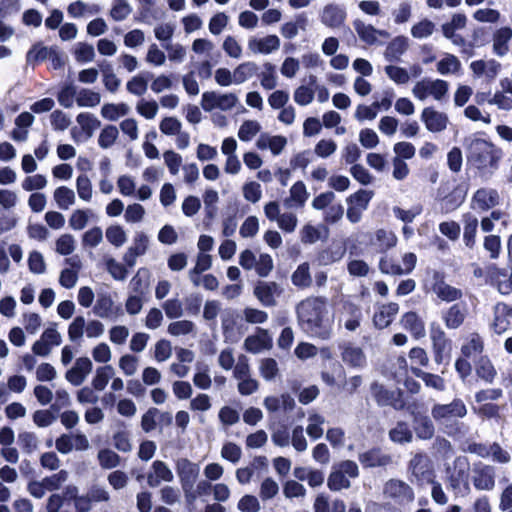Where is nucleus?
Wrapping results in <instances>:
<instances>
[{
    "instance_id": "57",
    "label": "nucleus",
    "mask_w": 512,
    "mask_h": 512,
    "mask_svg": "<svg viewBox=\"0 0 512 512\" xmlns=\"http://www.w3.org/2000/svg\"><path fill=\"white\" fill-rule=\"evenodd\" d=\"M105 236L107 241L117 248L123 246L127 242V233L125 229L118 224L107 227Z\"/></svg>"
},
{
    "instance_id": "58",
    "label": "nucleus",
    "mask_w": 512,
    "mask_h": 512,
    "mask_svg": "<svg viewBox=\"0 0 512 512\" xmlns=\"http://www.w3.org/2000/svg\"><path fill=\"white\" fill-rule=\"evenodd\" d=\"M261 128L257 120H245L239 127L238 138L243 142H249L261 131Z\"/></svg>"
},
{
    "instance_id": "1",
    "label": "nucleus",
    "mask_w": 512,
    "mask_h": 512,
    "mask_svg": "<svg viewBox=\"0 0 512 512\" xmlns=\"http://www.w3.org/2000/svg\"><path fill=\"white\" fill-rule=\"evenodd\" d=\"M468 166L482 179H489L499 168L502 150L491 141L470 137L465 143Z\"/></svg>"
},
{
    "instance_id": "6",
    "label": "nucleus",
    "mask_w": 512,
    "mask_h": 512,
    "mask_svg": "<svg viewBox=\"0 0 512 512\" xmlns=\"http://www.w3.org/2000/svg\"><path fill=\"white\" fill-rule=\"evenodd\" d=\"M239 99L234 93H217L207 91L202 94L201 107L204 111L210 112L214 109L222 111L232 110L238 103Z\"/></svg>"
},
{
    "instance_id": "13",
    "label": "nucleus",
    "mask_w": 512,
    "mask_h": 512,
    "mask_svg": "<svg viewBox=\"0 0 512 512\" xmlns=\"http://www.w3.org/2000/svg\"><path fill=\"white\" fill-rule=\"evenodd\" d=\"M467 409L464 402L456 399L450 404H437L432 408V416L435 420L448 422L466 415Z\"/></svg>"
},
{
    "instance_id": "33",
    "label": "nucleus",
    "mask_w": 512,
    "mask_h": 512,
    "mask_svg": "<svg viewBox=\"0 0 512 512\" xmlns=\"http://www.w3.org/2000/svg\"><path fill=\"white\" fill-rule=\"evenodd\" d=\"M398 311L399 306L397 303H389L381 306L373 317L374 325L379 329L388 327L394 320Z\"/></svg>"
},
{
    "instance_id": "44",
    "label": "nucleus",
    "mask_w": 512,
    "mask_h": 512,
    "mask_svg": "<svg viewBox=\"0 0 512 512\" xmlns=\"http://www.w3.org/2000/svg\"><path fill=\"white\" fill-rule=\"evenodd\" d=\"M100 8L96 4H87L81 0L72 2L67 7V12L72 18L91 16L99 13Z\"/></svg>"
},
{
    "instance_id": "55",
    "label": "nucleus",
    "mask_w": 512,
    "mask_h": 512,
    "mask_svg": "<svg viewBox=\"0 0 512 512\" xmlns=\"http://www.w3.org/2000/svg\"><path fill=\"white\" fill-rule=\"evenodd\" d=\"M76 121L88 137H91L94 132L101 126V122L98 120V118L88 112L78 114Z\"/></svg>"
},
{
    "instance_id": "23",
    "label": "nucleus",
    "mask_w": 512,
    "mask_h": 512,
    "mask_svg": "<svg viewBox=\"0 0 512 512\" xmlns=\"http://www.w3.org/2000/svg\"><path fill=\"white\" fill-rule=\"evenodd\" d=\"M431 289L442 301L452 302L462 297L461 290L447 284L438 272L433 273Z\"/></svg>"
},
{
    "instance_id": "8",
    "label": "nucleus",
    "mask_w": 512,
    "mask_h": 512,
    "mask_svg": "<svg viewBox=\"0 0 512 512\" xmlns=\"http://www.w3.org/2000/svg\"><path fill=\"white\" fill-rule=\"evenodd\" d=\"M409 468L419 485H426L435 481L433 464L428 456L423 454L415 455L410 461Z\"/></svg>"
},
{
    "instance_id": "31",
    "label": "nucleus",
    "mask_w": 512,
    "mask_h": 512,
    "mask_svg": "<svg viewBox=\"0 0 512 512\" xmlns=\"http://www.w3.org/2000/svg\"><path fill=\"white\" fill-rule=\"evenodd\" d=\"M263 405L269 412L291 411L295 406V401L290 394L284 393L280 396H267Z\"/></svg>"
},
{
    "instance_id": "50",
    "label": "nucleus",
    "mask_w": 512,
    "mask_h": 512,
    "mask_svg": "<svg viewBox=\"0 0 512 512\" xmlns=\"http://www.w3.org/2000/svg\"><path fill=\"white\" fill-rule=\"evenodd\" d=\"M130 112V108L125 103L104 104L101 108V115L109 121H116L120 117L126 116Z\"/></svg>"
},
{
    "instance_id": "61",
    "label": "nucleus",
    "mask_w": 512,
    "mask_h": 512,
    "mask_svg": "<svg viewBox=\"0 0 512 512\" xmlns=\"http://www.w3.org/2000/svg\"><path fill=\"white\" fill-rule=\"evenodd\" d=\"M119 137L118 128L114 125H106L98 136V145L102 149L112 147Z\"/></svg>"
},
{
    "instance_id": "17",
    "label": "nucleus",
    "mask_w": 512,
    "mask_h": 512,
    "mask_svg": "<svg viewBox=\"0 0 512 512\" xmlns=\"http://www.w3.org/2000/svg\"><path fill=\"white\" fill-rule=\"evenodd\" d=\"M93 370V363L88 357H79L74 365L66 371L65 379L74 386H80Z\"/></svg>"
},
{
    "instance_id": "16",
    "label": "nucleus",
    "mask_w": 512,
    "mask_h": 512,
    "mask_svg": "<svg viewBox=\"0 0 512 512\" xmlns=\"http://www.w3.org/2000/svg\"><path fill=\"white\" fill-rule=\"evenodd\" d=\"M273 341L266 329L257 328L254 334L249 335L243 343V348L250 353L258 354L272 348Z\"/></svg>"
},
{
    "instance_id": "3",
    "label": "nucleus",
    "mask_w": 512,
    "mask_h": 512,
    "mask_svg": "<svg viewBox=\"0 0 512 512\" xmlns=\"http://www.w3.org/2000/svg\"><path fill=\"white\" fill-rule=\"evenodd\" d=\"M449 92V83L440 78L424 77L416 81L411 89V93L417 100L424 102L432 99L436 102L446 100Z\"/></svg>"
},
{
    "instance_id": "18",
    "label": "nucleus",
    "mask_w": 512,
    "mask_h": 512,
    "mask_svg": "<svg viewBox=\"0 0 512 512\" xmlns=\"http://www.w3.org/2000/svg\"><path fill=\"white\" fill-rule=\"evenodd\" d=\"M361 319L362 311L359 306L351 302L342 303L338 311V322L347 330L355 331L360 326Z\"/></svg>"
},
{
    "instance_id": "5",
    "label": "nucleus",
    "mask_w": 512,
    "mask_h": 512,
    "mask_svg": "<svg viewBox=\"0 0 512 512\" xmlns=\"http://www.w3.org/2000/svg\"><path fill=\"white\" fill-rule=\"evenodd\" d=\"M448 487L455 497H465L470 493L469 462L466 457L455 459L453 470L449 475Z\"/></svg>"
},
{
    "instance_id": "37",
    "label": "nucleus",
    "mask_w": 512,
    "mask_h": 512,
    "mask_svg": "<svg viewBox=\"0 0 512 512\" xmlns=\"http://www.w3.org/2000/svg\"><path fill=\"white\" fill-rule=\"evenodd\" d=\"M96 218L94 212L90 208L75 209L69 217V227L72 230L80 231L84 229L88 223Z\"/></svg>"
},
{
    "instance_id": "7",
    "label": "nucleus",
    "mask_w": 512,
    "mask_h": 512,
    "mask_svg": "<svg viewBox=\"0 0 512 512\" xmlns=\"http://www.w3.org/2000/svg\"><path fill=\"white\" fill-rule=\"evenodd\" d=\"M373 196V191L360 189L346 199L348 204L346 216L351 223H358L361 220L362 214L368 208Z\"/></svg>"
},
{
    "instance_id": "35",
    "label": "nucleus",
    "mask_w": 512,
    "mask_h": 512,
    "mask_svg": "<svg viewBox=\"0 0 512 512\" xmlns=\"http://www.w3.org/2000/svg\"><path fill=\"white\" fill-rule=\"evenodd\" d=\"M321 377L328 386H340L345 379V370L339 362L332 361L322 372Z\"/></svg>"
},
{
    "instance_id": "36",
    "label": "nucleus",
    "mask_w": 512,
    "mask_h": 512,
    "mask_svg": "<svg viewBox=\"0 0 512 512\" xmlns=\"http://www.w3.org/2000/svg\"><path fill=\"white\" fill-rule=\"evenodd\" d=\"M267 467V458L264 456L256 457L249 466L238 468L235 477L239 484L245 485L250 483L255 470Z\"/></svg>"
},
{
    "instance_id": "20",
    "label": "nucleus",
    "mask_w": 512,
    "mask_h": 512,
    "mask_svg": "<svg viewBox=\"0 0 512 512\" xmlns=\"http://www.w3.org/2000/svg\"><path fill=\"white\" fill-rule=\"evenodd\" d=\"M282 292L283 289L276 282H259L254 289L256 298L267 307L276 305V299Z\"/></svg>"
},
{
    "instance_id": "2",
    "label": "nucleus",
    "mask_w": 512,
    "mask_h": 512,
    "mask_svg": "<svg viewBox=\"0 0 512 512\" xmlns=\"http://www.w3.org/2000/svg\"><path fill=\"white\" fill-rule=\"evenodd\" d=\"M327 301L322 297H310L297 306V316L300 325L308 333L327 338L330 334Z\"/></svg>"
},
{
    "instance_id": "45",
    "label": "nucleus",
    "mask_w": 512,
    "mask_h": 512,
    "mask_svg": "<svg viewBox=\"0 0 512 512\" xmlns=\"http://www.w3.org/2000/svg\"><path fill=\"white\" fill-rule=\"evenodd\" d=\"M430 338L433 342V348L436 354V361H441L442 353L445 351L448 341L446 339L444 331L438 324H431Z\"/></svg>"
},
{
    "instance_id": "12",
    "label": "nucleus",
    "mask_w": 512,
    "mask_h": 512,
    "mask_svg": "<svg viewBox=\"0 0 512 512\" xmlns=\"http://www.w3.org/2000/svg\"><path fill=\"white\" fill-rule=\"evenodd\" d=\"M501 198L496 189L483 187L473 194L471 208L475 211L485 212L500 204Z\"/></svg>"
},
{
    "instance_id": "56",
    "label": "nucleus",
    "mask_w": 512,
    "mask_h": 512,
    "mask_svg": "<svg viewBox=\"0 0 512 512\" xmlns=\"http://www.w3.org/2000/svg\"><path fill=\"white\" fill-rule=\"evenodd\" d=\"M132 10V6L127 0H113L109 15L114 21L119 22L127 19Z\"/></svg>"
},
{
    "instance_id": "42",
    "label": "nucleus",
    "mask_w": 512,
    "mask_h": 512,
    "mask_svg": "<svg viewBox=\"0 0 512 512\" xmlns=\"http://www.w3.org/2000/svg\"><path fill=\"white\" fill-rule=\"evenodd\" d=\"M53 198L57 207L62 210H68L76 203L75 192L67 186L56 188L53 193Z\"/></svg>"
},
{
    "instance_id": "41",
    "label": "nucleus",
    "mask_w": 512,
    "mask_h": 512,
    "mask_svg": "<svg viewBox=\"0 0 512 512\" xmlns=\"http://www.w3.org/2000/svg\"><path fill=\"white\" fill-rule=\"evenodd\" d=\"M328 229L323 225L314 226L307 224L300 231V238L303 243L313 244L323 238H326Z\"/></svg>"
},
{
    "instance_id": "49",
    "label": "nucleus",
    "mask_w": 512,
    "mask_h": 512,
    "mask_svg": "<svg viewBox=\"0 0 512 512\" xmlns=\"http://www.w3.org/2000/svg\"><path fill=\"white\" fill-rule=\"evenodd\" d=\"M257 70V64L252 61H247L239 64L233 70L235 85H240L251 79L257 73Z\"/></svg>"
},
{
    "instance_id": "11",
    "label": "nucleus",
    "mask_w": 512,
    "mask_h": 512,
    "mask_svg": "<svg viewBox=\"0 0 512 512\" xmlns=\"http://www.w3.org/2000/svg\"><path fill=\"white\" fill-rule=\"evenodd\" d=\"M175 469L183 490L188 492L192 489L198 478L200 471L199 465L187 458H179L175 462Z\"/></svg>"
},
{
    "instance_id": "28",
    "label": "nucleus",
    "mask_w": 512,
    "mask_h": 512,
    "mask_svg": "<svg viewBox=\"0 0 512 512\" xmlns=\"http://www.w3.org/2000/svg\"><path fill=\"white\" fill-rule=\"evenodd\" d=\"M473 484L478 490H492L495 486L494 468L491 466L476 468L473 476Z\"/></svg>"
},
{
    "instance_id": "43",
    "label": "nucleus",
    "mask_w": 512,
    "mask_h": 512,
    "mask_svg": "<svg viewBox=\"0 0 512 512\" xmlns=\"http://www.w3.org/2000/svg\"><path fill=\"white\" fill-rule=\"evenodd\" d=\"M372 244L377 247L378 251L385 252L397 244V237L390 230L378 229L375 232Z\"/></svg>"
},
{
    "instance_id": "4",
    "label": "nucleus",
    "mask_w": 512,
    "mask_h": 512,
    "mask_svg": "<svg viewBox=\"0 0 512 512\" xmlns=\"http://www.w3.org/2000/svg\"><path fill=\"white\" fill-rule=\"evenodd\" d=\"M358 475L359 469L355 462L351 460L342 461L333 466L327 480V486L332 491L348 489L351 486L350 480L357 478Z\"/></svg>"
},
{
    "instance_id": "9",
    "label": "nucleus",
    "mask_w": 512,
    "mask_h": 512,
    "mask_svg": "<svg viewBox=\"0 0 512 512\" xmlns=\"http://www.w3.org/2000/svg\"><path fill=\"white\" fill-rule=\"evenodd\" d=\"M280 38L275 34L265 36H250L247 41V49L253 54L269 55L279 50Z\"/></svg>"
},
{
    "instance_id": "39",
    "label": "nucleus",
    "mask_w": 512,
    "mask_h": 512,
    "mask_svg": "<svg viewBox=\"0 0 512 512\" xmlns=\"http://www.w3.org/2000/svg\"><path fill=\"white\" fill-rule=\"evenodd\" d=\"M115 371L111 365H102L96 368L91 385L96 391H103L113 377Z\"/></svg>"
},
{
    "instance_id": "48",
    "label": "nucleus",
    "mask_w": 512,
    "mask_h": 512,
    "mask_svg": "<svg viewBox=\"0 0 512 512\" xmlns=\"http://www.w3.org/2000/svg\"><path fill=\"white\" fill-rule=\"evenodd\" d=\"M465 316V307L454 304L444 314L443 319L447 328L456 329L463 323Z\"/></svg>"
},
{
    "instance_id": "40",
    "label": "nucleus",
    "mask_w": 512,
    "mask_h": 512,
    "mask_svg": "<svg viewBox=\"0 0 512 512\" xmlns=\"http://www.w3.org/2000/svg\"><path fill=\"white\" fill-rule=\"evenodd\" d=\"M342 360L347 365L355 368H362L366 364V357L362 349L351 345L343 349Z\"/></svg>"
},
{
    "instance_id": "62",
    "label": "nucleus",
    "mask_w": 512,
    "mask_h": 512,
    "mask_svg": "<svg viewBox=\"0 0 512 512\" xmlns=\"http://www.w3.org/2000/svg\"><path fill=\"white\" fill-rule=\"evenodd\" d=\"M259 373L266 381L274 380L279 374L278 363L273 358H263L259 361Z\"/></svg>"
},
{
    "instance_id": "64",
    "label": "nucleus",
    "mask_w": 512,
    "mask_h": 512,
    "mask_svg": "<svg viewBox=\"0 0 512 512\" xmlns=\"http://www.w3.org/2000/svg\"><path fill=\"white\" fill-rule=\"evenodd\" d=\"M390 439L399 444L409 443L412 441V431L404 422H398L389 432Z\"/></svg>"
},
{
    "instance_id": "47",
    "label": "nucleus",
    "mask_w": 512,
    "mask_h": 512,
    "mask_svg": "<svg viewBox=\"0 0 512 512\" xmlns=\"http://www.w3.org/2000/svg\"><path fill=\"white\" fill-rule=\"evenodd\" d=\"M193 383L202 390H208L211 387L212 379L210 376V367L207 363H196Z\"/></svg>"
},
{
    "instance_id": "46",
    "label": "nucleus",
    "mask_w": 512,
    "mask_h": 512,
    "mask_svg": "<svg viewBox=\"0 0 512 512\" xmlns=\"http://www.w3.org/2000/svg\"><path fill=\"white\" fill-rule=\"evenodd\" d=\"M467 18L464 14H454L451 21L442 25V32L445 38L450 39L457 44L455 32L466 26Z\"/></svg>"
},
{
    "instance_id": "63",
    "label": "nucleus",
    "mask_w": 512,
    "mask_h": 512,
    "mask_svg": "<svg viewBox=\"0 0 512 512\" xmlns=\"http://www.w3.org/2000/svg\"><path fill=\"white\" fill-rule=\"evenodd\" d=\"M78 197L84 202H90L93 197L92 182L86 174H81L76 179Z\"/></svg>"
},
{
    "instance_id": "32",
    "label": "nucleus",
    "mask_w": 512,
    "mask_h": 512,
    "mask_svg": "<svg viewBox=\"0 0 512 512\" xmlns=\"http://www.w3.org/2000/svg\"><path fill=\"white\" fill-rule=\"evenodd\" d=\"M409 40L405 36H397L392 39L384 51V57L387 61L393 62L400 60L401 56L407 51Z\"/></svg>"
},
{
    "instance_id": "26",
    "label": "nucleus",
    "mask_w": 512,
    "mask_h": 512,
    "mask_svg": "<svg viewBox=\"0 0 512 512\" xmlns=\"http://www.w3.org/2000/svg\"><path fill=\"white\" fill-rule=\"evenodd\" d=\"M512 39V29L508 26L496 29L492 35V51L499 57L509 52V43Z\"/></svg>"
},
{
    "instance_id": "25",
    "label": "nucleus",
    "mask_w": 512,
    "mask_h": 512,
    "mask_svg": "<svg viewBox=\"0 0 512 512\" xmlns=\"http://www.w3.org/2000/svg\"><path fill=\"white\" fill-rule=\"evenodd\" d=\"M436 71L442 76H458L462 71V63L456 55L442 53L436 62Z\"/></svg>"
},
{
    "instance_id": "14",
    "label": "nucleus",
    "mask_w": 512,
    "mask_h": 512,
    "mask_svg": "<svg viewBox=\"0 0 512 512\" xmlns=\"http://www.w3.org/2000/svg\"><path fill=\"white\" fill-rule=\"evenodd\" d=\"M150 244L149 236L143 231L135 232L132 243L126 250L123 261L129 267L135 266L137 258L146 254Z\"/></svg>"
},
{
    "instance_id": "27",
    "label": "nucleus",
    "mask_w": 512,
    "mask_h": 512,
    "mask_svg": "<svg viewBox=\"0 0 512 512\" xmlns=\"http://www.w3.org/2000/svg\"><path fill=\"white\" fill-rule=\"evenodd\" d=\"M346 19V11L337 4H328L323 8L321 22L330 28H338Z\"/></svg>"
},
{
    "instance_id": "15",
    "label": "nucleus",
    "mask_w": 512,
    "mask_h": 512,
    "mask_svg": "<svg viewBox=\"0 0 512 512\" xmlns=\"http://www.w3.org/2000/svg\"><path fill=\"white\" fill-rule=\"evenodd\" d=\"M385 497L391 498L397 503H409L414 499L412 488L401 480L391 479L384 485Z\"/></svg>"
},
{
    "instance_id": "10",
    "label": "nucleus",
    "mask_w": 512,
    "mask_h": 512,
    "mask_svg": "<svg viewBox=\"0 0 512 512\" xmlns=\"http://www.w3.org/2000/svg\"><path fill=\"white\" fill-rule=\"evenodd\" d=\"M93 313L102 319L116 320L123 315V310L114 302L109 293L103 292L97 295Z\"/></svg>"
},
{
    "instance_id": "59",
    "label": "nucleus",
    "mask_w": 512,
    "mask_h": 512,
    "mask_svg": "<svg viewBox=\"0 0 512 512\" xmlns=\"http://www.w3.org/2000/svg\"><path fill=\"white\" fill-rule=\"evenodd\" d=\"M384 71L387 77L397 85H406L410 81V74L404 67L387 65Z\"/></svg>"
},
{
    "instance_id": "24",
    "label": "nucleus",
    "mask_w": 512,
    "mask_h": 512,
    "mask_svg": "<svg viewBox=\"0 0 512 512\" xmlns=\"http://www.w3.org/2000/svg\"><path fill=\"white\" fill-rule=\"evenodd\" d=\"M174 474L168 465L160 460L152 463L147 475V483L150 487H158L162 482H172Z\"/></svg>"
},
{
    "instance_id": "22",
    "label": "nucleus",
    "mask_w": 512,
    "mask_h": 512,
    "mask_svg": "<svg viewBox=\"0 0 512 512\" xmlns=\"http://www.w3.org/2000/svg\"><path fill=\"white\" fill-rule=\"evenodd\" d=\"M421 120L430 132H441L448 125V116L433 107H425L421 113Z\"/></svg>"
},
{
    "instance_id": "38",
    "label": "nucleus",
    "mask_w": 512,
    "mask_h": 512,
    "mask_svg": "<svg viewBox=\"0 0 512 512\" xmlns=\"http://www.w3.org/2000/svg\"><path fill=\"white\" fill-rule=\"evenodd\" d=\"M359 461L365 467H378L388 465L391 462V457L379 449H371L360 454Z\"/></svg>"
},
{
    "instance_id": "34",
    "label": "nucleus",
    "mask_w": 512,
    "mask_h": 512,
    "mask_svg": "<svg viewBox=\"0 0 512 512\" xmlns=\"http://www.w3.org/2000/svg\"><path fill=\"white\" fill-rule=\"evenodd\" d=\"M354 29L359 38L366 44H375L378 40V35L387 36L385 31L377 30L370 24H365L361 20H355L353 22Z\"/></svg>"
},
{
    "instance_id": "30",
    "label": "nucleus",
    "mask_w": 512,
    "mask_h": 512,
    "mask_svg": "<svg viewBox=\"0 0 512 512\" xmlns=\"http://www.w3.org/2000/svg\"><path fill=\"white\" fill-rule=\"evenodd\" d=\"M34 116L30 112H22L15 119V128L11 138L17 142H24L28 138V128L33 124Z\"/></svg>"
},
{
    "instance_id": "19",
    "label": "nucleus",
    "mask_w": 512,
    "mask_h": 512,
    "mask_svg": "<svg viewBox=\"0 0 512 512\" xmlns=\"http://www.w3.org/2000/svg\"><path fill=\"white\" fill-rule=\"evenodd\" d=\"M512 322V307L505 303H497L493 309V319L490 324L491 329L496 334L505 333Z\"/></svg>"
},
{
    "instance_id": "52",
    "label": "nucleus",
    "mask_w": 512,
    "mask_h": 512,
    "mask_svg": "<svg viewBox=\"0 0 512 512\" xmlns=\"http://www.w3.org/2000/svg\"><path fill=\"white\" fill-rule=\"evenodd\" d=\"M325 423L324 416L313 412L308 416V425L306 428L307 434L314 440H317L323 436L324 429L323 424Z\"/></svg>"
},
{
    "instance_id": "21",
    "label": "nucleus",
    "mask_w": 512,
    "mask_h": 512,
    "mask_svg": "<svg viewBox=\"0 0 512 512\" xmlns=\"http://www.w3.org/2000/svg\"><path fill=\"white\" fill-rule=\"evenodd\" d=\"M470 69L475 78H483L491 82L498 76L501 64L494 59L476 60L471 62Z\"/></svg>"
},
{
    "instance_id": "53",
    "label": "nucleus",
    "mask_w": 512,
    "mask_h": 512,
    "mask_svg": "<svg viewBox=\"0 0 512 512\" xmlns=\"http://www.w3.org/2000/svg\"><path fill=\"white\" fill-rule=\"evenodd\" d=\"M412 372L423 380L426 386L431 387L437 391L445 390V381L439 375L424 372L421 369L412 366Z\"/></svg>"
},
{
    "instance_id": "60",
    "label": "nucleus",
    "mask_w": 512,
    "mask_h": 512,
    "mask_svg": "<svg viewBox=\"0 0 512 512\" xmlns=\"http://www.w3.org/2000/svg\"><path fill=\"white\" fill-rule=\"evenodd\" d=\"M390 375L398 382L406 380L409 374V366L404 356L397 357L389 367Z\"/></svg>"
},
{
    "instance_id": "54",
    "label": "nucleus",
    "mask_w": 512,
    "mask_h": 512,
    "mask_svg": "<svg viewBox=\"0 0 512 512\" xmlns=\"http://www.w3.org/2000/svg\"><path fill=\"white\" fill-rule=\"evenodd\" d=\"M345 250L341 246L329 247L321 251L317 257V262L321 266L331 265L340 261L344 256Z\"/></svg>"
},
{
    "instance_id": "51",
    "label": "nucleus",
    "mask_w": 512,
    "mask_h": 512,
    "mask_svg": "<svg viewBox=\"0 0 512 512\" xmlns=\"http://www.w3.org/2000/svg\"><path fill=\"white\" fill-rule=\"evenodd\" d=\"M51 49L52 47H47L41 42L35 43L26 54L27 64L34 66L44 60H47Z\"/></svg>"
},
{
    "instance_id": "29",
    "label": "nucleus",
    "mask_w": 512,
    "mask_h": 512,
    "mask_svg": "<svg viewBox=\"0 0 512 512\" xmlns=\"http://www.w3.org/2000/svg\"><path fill=\"white\" fill-rule=\"evenodd\" d=\"M404 329L409 331L416 339L422 338L426 334L425 324L419 315L415 312L405 313L400 320Z\"/></svg>"
}]
</instances>
